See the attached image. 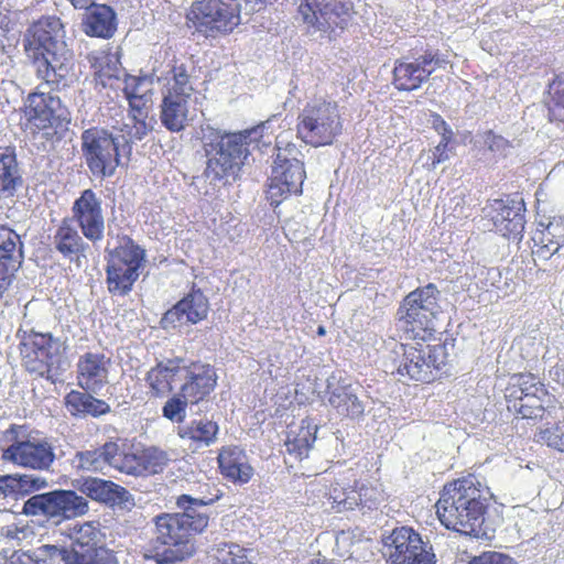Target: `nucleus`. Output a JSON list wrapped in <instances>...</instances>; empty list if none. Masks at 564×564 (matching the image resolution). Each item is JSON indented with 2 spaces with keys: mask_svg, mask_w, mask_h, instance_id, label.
Here are the masks:
<instances>
[{
  "mask_svg": "<svg viewBox=\"0 0 564 564\" xmlns=\"http://www.w3.org/2000/svg\"><path fill=\"white\" fill-rule=\"evenodd\" d=\"M218 494L192 498L183 494L176 498L182 512H162L153 518V536L145 557L156 564H172L191 557L196 552L195 536L203 533L209 523V516L194 507L216 502Z\"/></svg>",
  "mask_w": 564,
  "mask_h": 564,
  "instance_id": "1",
  "label": "nucleus"
},
{
  "mask_svg": "<svg viewBox=\"0 0 564 564\" xmlns=\"http://www.w3.org/2000/svg\"><path fill=\"white\" fill-rule=\"evenodd\" d=\"M489 488L474 474L447 481L435 503L443 527L457 533L478 536L490 507Z\"/></svg>",
  "mask_w": 564,
  "mask_h": 564,
  "instance_id": "2",
  "label": "nucleus"
},
{
  "mask_svg": "<svg viewBox=\"0 0 564 564\" xmlns=\"http://www.w3.org/2000/svg\"><path fill=\"white\" fill-rule=\"evenodd\" d=\"M62 28L59 18L41 17L29 25L22 40L24 54L36 78L52 89L65 87L74 67L70 56L58 48Z\"/></svg>",
  "mask_w": 564,
  "mask_h": 564,
  "instance_id": "3",
  "label": "nucleus"
},
{
  "mask_svg": "<svg viewBox=\"0 0 564 564\" xmlns=\"http://www.w3.org/2000/svg\"><path fill=\"white\" fill-rule=\"evenodd\" d=\"M425 343L421 339L395 343L389 354L391 373L422 384L440 380L448 364L447 346Z\"/></svg>",
  "mask_w": 564,
  "mask_h": 564,
  "instance_id": "4",
  "label": "nucleus"
},
{
  "mask_svg": "<svg viewBox=\"0 0 564 564\" xmlns=\"http://www.w3.org/2000/svg\"><path fill=\"white\" fill-rule=\"evenodd\" d=\"M19 355L26 372L55 382L62 372L64 343L51 332L19 329Z\"/></svg>",
  "mask_w": 564,
  "mask_h": 564,
  "instance_id": "5",
  "label": "nucleus"
},
{
  "mask_svg": "<svg viewBox=\"0 0 564 564\" xmlns=\"http://www.w3.org/2000/svg\"><path fill=\"white\" fill-rule=\"evenodd\" d=\"M295 129L296 137L307 145L334 144L344 130L338 104L324 97L310 99L297 115Z\"/></svg>",
  "mask_w": 564,
  "mask_h": 564,
  "instance_id": "6",
  "label": "nucleus"
},
{
  "mask_svg": "<svg viewBox=\"0 0 564 564\" xmlns=\"http://www.w3.org/2000/svg\"><path fill=\"white\" fill-rule=\"evenodd\" d=\"M503 397L508 410L527 421H542L558 403L557 398L531 372L510 376Z\"/></svg>",
  "mask_w": 564,
  "mask_h": 564,
  "instance_id": "7",
  "label": "nucleus"
},
{
  "mask_svg": "<svg viewBox=\"0 0 564 564\" xmlns=\"http://www.w3.org/2000/svg\"><path fill=\"white\" fill-rule=\"evenodd\" d=\"M163 80L161 123L171 132H181L188 122L189 104L195 93L187 65L174 58Z\"/></svg>",
  "mask_w": 564,
  "mask_h": 564,
  "instance_id": "8",
  "label": "nucleus"
},
{
  "mask_svg": "<svg viewBox=\"0 0 564 564\" xmlns=\"http://www.w3.org/2000/svg\"><path fill=\"white\" fill-rule=\"evenodd\" d=\"M440 291L427 283L411 291L401 302L397 318L404 339L429 341L435 333L433 319L438 307Z\"/></svg>",
  "mask_w": 564,
  "mask_h": 564,
  "instance_id": "9",
  "label": "nucleus"
},
{
  "mask_svg": "<svg viewBox=\"0 0 564 564\" xmlns=\"http://www.w3.org/2000/svg\"><path fill=\"white\" fill-rule=\"evenodd\" d=\"M145 267V250L131 237H119L118 245L108 251L106 285L111 295H128Z\"/></svg>",
  "mask_w": 564,
  "mask_h": 564,
  "instance_id": "10",
  "label": "nucleus"
},
{
  "mask_svg": "<svg viewBox=\"0 0 564 564\" xmlns=\"http://www.w3.org/2000/svg\"><path fill=\"white\" fill-rule=\"evenodd\" d=\"M20 113L21 129L32 135L56 131L70 121V112L62 98L53 91H45L42 85L25 96Z\"/></svg>",
  "mask_w": 564,
  "mask_h": 564,
  "instance_id": "11",
  "label": "nucleus"
},
{
  "mask_svg": "<svg viewBox=\"0 0 564 564\" xmlns=\"http://www.w3.org/2000/svg\"><path fill=\"white\" fill-rule=\"evenodd\" d=\"M3 436L11 442L1 453V460L32 470H47L55 460L52 443L34 437L26 425L11 424Z\"/></svg>",
  "mask_w": 564,
  "mask_h": 564,
  "instance_id": "12",
  "label": "nucleus"
},
{
  "mask_svg": "<svg viewBox=\"0 0 564 564\" xmlns=\"http://www.w3.org/2000/svg\"><path fill=\"white\" fill-rule=\"evenodd\" d=\"M275 149L274 166L267 188V199L273 207L279 206L291 194H301L306 176L304 163L297 159L299 149L295 144L289 142L282 149L278 142Z\"/></svg>",
  "mask_w": 564,
  "mask_h": 564,
  "instance_id": "13",
  "label": "nucleus"
},
{
  "mask_svg": "<svg viewBox=\"0 0 564 564\" xmlns=\"http://www.w3.org/2000/svg\"><path fill=\"white\" fill-rule=\"evenodd\" d=\"M82 152L89 172L110 177L120 165L119 141L108 130L91 127L82 132Z\"/></svg>",
  "mask_w": 564,
  "mask_h": 564,
  "instance_id": "14",
  "label": "nucleus"
},
{
  "mask_svg": "<svg viewBox=\"0 0 564 564\" xmlns=\"http://www.w3.org/2000/svg\"><path fill=\"white\" fill-rule=\"evenodd\" d=\"M88 501L74 490L57 489L30 497L23 505V513L44 516L48 519H73L88 512Z\"/></svg>",
  "mask_w": 564,
  "mask_h": 564,
  "instance_id": "15",
  "label": "nucleus"
},
{
  "mask_svg": "<svg viewBox=\"0 0 564 564\" xmlns=\"http://www.w3.org/2000/svg\"><path fill=\"white\" fill-rule=\"evenodd\" d=\"M354 13L351 0H299L297 6L303 23L323 32L344 30Z\"/></svg>",
  "mask_w": 564,
  "mask_h": 564,
  "instance_id": "16",
  "label": "nucleus"
},
{
  "mask_svg": "<svg viewBox=\"0 0 564 564\" xmlns=\"http://www.w3.org/2000/svg\"><path fill=\"white\" fill-rule=\"evenodd\" d=\"M446 61L437 52L426 50L423 54L403 56L394 61L392 85L398 91H413L429 82L431 75Z\"/></svg>",
  "mask_w": 564,
  "mask_h": 564,
  "instance_id": "17",
  "label": "nucleus"
},
{
  "mask_svg": "<svg viewBox=\"0 0 564 564\" xmlns=\"http://www.w3.org/2000/svg\"><path fill=\"white\" fill-rule=\"evenodd\" d=\"M122 93L129 104V117L133 121L129 135L132 140H142L151 130L147 121L152 99L151 82L145 76L127 75Z\"/></svg>",
  "mask_w": 564,
  "mask_h": 564,
  "instance_id": "18",
  "label": "nucleus"
},
{
  "mask_svg": "<svg viewBox=\"0 0 564 564\" xmlns=\"http://www.w3.org/2000/svg\"><path fill=\"white\" fill-rule=\"evenodd\" d=\"M205 151L209 156L206 175L219 181L239 171L245 148L239 135L226 133L220 135L216 143H207Z\"/></svg>",
  "mask_w": 564,
  "mask_h": 564,
  "instance_id": "19",
  "label": "nucleus"
},
{
  "mask_svg": "<svg viewBox=\"0 0 564 564\" xmlns=\"http://www.w3.org/2000/svg\"><path fill=\"white\" fill-rule=\"evenodd\" d=\"M166 453L156 447L121 448L116 442L111 468L129 476H148L163 471L167 465Z\"/></svg>",
  "mask_w": 564,
  "mask_h": 564,
  "instance_id": "20",
  "label": "nucleus"
},
{
  "mask_svg": "<svg viewBox=\"0 0 564 564\" xmlns=\"http://www.w3.org/2000/svg\"><path fill=\"white\" fill-rule=\"evenodd\" d=\"M72 220L88 241L97 243L104 239L106 221L102 202L91 188L84 189L74 200Z\"/></svg>",
  "mask_w": 564,
  "mask_h": 564,
  "instance_id": "21",
  "label": "nucleus"
},
{
  "mask_svg": "<svg viewBox=\"0 0 564 564\" xmlns=\"http://www.w3.org/2000/svg\"><path fill=\"white\" fill-rule=\"evenodd\" d=\"M390 540L388 558L390 564H435L432 547H429L412 528H395Z\"/></svg>",
  "mask_w": 564,
  "mask_h": 564,
  "instance_id": "22",
  "label": "nucleus"
},
{
  "mask_svg": "<svg viewBox=\"0 0 564 564\" xmlns=\"http://www.w3.org/2000/svg\"><path fill=\"white\" fill-rule=\"evenodd\" d=\"M210 310L208 297L200 289H192L161 318L164 329L183 325H196L205 321Z\"/></svg>",
  "mask_w": 564,
  "mask_h": 564,
  "instance_id": "23",
  "label": "nucleus"
},
{
  "mask_svg": "<svg viewBox=\"0 0 564 564\" xmlns=\"http://www.w3.org/2000/svg\"><path fill=\"white\" fill-rule=\"evenodd\" d=\"M183 371L178 392L191 402V405L203 402L215 390L218 376L212 365L192 361L183 365Z\"/></svg>",
  "mask_w": 564,
  "mask_h": 564,
  "instance_id": "24",
  "label": "nucleus"
},
{
  "mask_svg": "<svg viewBox=\"0 0 564 564\" xmlns=\"http://www.w3.org/2000/svg\"><path fill=\"white\" fill-rule=\"evenodd\" d=\"M39 552L42 560L48 561V564H119L116 552L104 545L78 551L46 544L39 547Z\"/></svg>",
  "mask_w": 564,
  "mask_h": 564,
  "instance_id": "25",
  "label": "nucleus"
},
{
  "mask_svg": "<svg viewBox=\"0 0 564 564\" xmlns=\"http://www.w3.org/2000/svg\"><path fill=\"white\" fill-rule=\"evenodd\" d=\"M111 359L104 352L86 351L76 364L77 386L84 391L99 392L109 383Z\"/></svg>",
  "mask_w": 564,
  "mask_h": 564,
  "instance_id": "26",
  "label": "nucleus"
},
{
  "mask_svg": "<svg viewBox=\"0 0 564 564\" xmlns=\"http://www.w3.org/2000/svg\"><path fill=\"white\" fill-rule=\"evenodd\" d=\"M184 360L172 358L159 361L145 375L148 393L152 398L164 399L170 397L177 382L182 380Z\"/></svg>",
  "mask_w": 564,
  "mask_h": 564,
  "instance_id": "27",
  "label": "nucleus"
},
{
  "mask_svg": "<svg viewBox=\"0 0 564 564\" xmlns=\"http://www.w3.org/2000/svg\"><path fill=\"white\" fill-rule=\"evenodd\" d=\"M74 486L87 498L110 507L123 505L130 498L123 486L98 477H82L75 480Z\"/></svg>",
  "mask_w": 564,
  "mask_h": 564,
  "instance_id": "28",
  "label": "nucleus"
},
{
  "mask_svg": "<svg viewBox=\"0 0 564 564\" xmlns=\"http://www.w3.org/2000/svg\"><path fill=\"white\" fill-rule=\"evenodd\" d=\"M217 464L220 475L235 485L248 484L254 469L246 452L238 445H226L218 451Z\"/></svg>",
  "mask_w": 564,
  "mask_h": 564,
  "instance_id": "29",
  "label": "nucleus"
},
{
  "mask_svg": "<svg viewBox=\"0 0 564 564\" xmlns=\"http://www.w3.org/2000/svg\"><path fill=\"white\" fill-rule=\"evenodd\" d=\"M532 256L549 260L564 247V216L552 217L546 225L540 223L532 236Z\"/></svg>",
  "mask_w": 564,
  "mask_h": 564,
  "instance_id": "30",
  "label": "nucleus"
},
{
  "mask_svg": "<svg viewBox=\"0 0 564 564\" xmlns=\"http://www.w3.org/2000/svg\"><path fill=\"white\" fill-rule=\"evenodd\" d=\"M84 236L78 232L70 220L62 219L53 236V246L55 250L69 261H77L86 257L89 245L84 240Z\"/></svg>",
  "mask_w": 564,
  "mask_h": 564,
  "instance_id": "31",
  "label": "nucleus"
},
{
  "mask_svg": "<svg viewBox=\"0 0 564 564\" xmlns=\"http://www.w3.org/2000/svg\"><path fill=\"white\" fill-rule=\"evenodd\" d=\"M86 9L83 31L88 36L111 37L117 30L116 13L112 8L107 4H95L93 2Z\"/></svg>",
  "mask_w": 564,
  "mask_h": 564,
  "instance_id": "32",
  "label": "nucleus"
},
{
  "mask_svg": "<svg viewBox=\"0 0 564 564\" xmlns=\"http://www.w3.org/2000/svg\"><path fill=\"white\" fill-rule=\"evenodd\" d=\"M91 391L70 390L64 397V405L74 417H99L111 411L110 405L102 399L91 394Z\"/></svg>",
  "mask_w": 564,
  "mask_h": 564,
  "instance_id": "33",
  "label": "nucleus"
},
{
  "mask_svg": "<svg viewBox=\"0 0 564 564\" xmlns=\"http://www.w3.org/2000/svg\"><path fill=\"white\" fill-rule=\"evenodd\" d=\"M317 425L304 419L299 425H289L284 442L286 452L295 458L303 459L308 456L316 441Z\"/></svg>",
  "mask_w": 564,
  "mask_h": 564,
  "instance_id": "34",
  "label": "nucleus"
},
{
  "mask_svg": "<svg viewBox=\"0 0 564 564\" xmlns=\"http://www.w3.org/2000/svg\"><path fill=\"white\" fill-rule=\"evenodd\" d=\"M95 80L102 87L110 85L112 79H118L120 74V57L112 47L97 50L87 55Z\"/></svg>",
  "mask_w": 564,
  "mask_h": 564,
  "instance_id": "35",
  "label": "nucleus"
},
{
  "mask_svg": "<svg viewBox=\"0 0 564 564\" xmlns=\"http://www.w3.org/2000/svg\"><path fill=\"white\" fill-rule=\"evenodd\" d=\"M44 478L28 474H8L0 476V498L19 499L33 491L45 488Z\"/></svg>",
  "mask_w": 564,
  "mask_h": 564,
  "instance_id": "36",
  "label": "nucleus"
},
{
  "mask_svg": "<svg viewBox=\"0 0 564 564\" xmlns=\"http://www.w3.org/2000/svg\"><path fill=\"white\" fill-rule=\"evenodd\" d=\"M177 436L196 447L210 446L217 441L218 423L209 419H194L177 426Z\"/></svg>",
  "mask_w": 564,
  "mask_h": 564,
  "instance_id": "37",
  "label": "nucleus"
},
{
  "mask_svg": "<svg viewBox=\"0 0 564 564\" xmlns=\"http://www.w3.org/2000/svg\"><path fill=\"white\" fill-rule=\"evenodd\" d=\"M113 454L116 442L108 441L98 448L77 452L73 464L78 471L100 473L106 466L111 467Z\"/></svg>",
  "mask_w": 564,
  "mask_h": 564,
  "instance_id": "38",
  "label": "nucleus"
},
{
  "mask_svg": "<svg viewBox=\"0 0 564 564\" xmlns=\"http://www.w3.org/2000/svg\"><path fill=\"white\" fill-rule=\"evenodd\" d=\"M496 232L509 240H521L524 230V214L520 208L500 204L492 217Z\"/></svg>",
  "mask_w": 564,
  "mask_h": 564,
  "instance_id": "39",
  "label": "nucleus"
},
{
  "mask_svg": "<svg viewBox=\"0 0 564 564\" xmlns=\"http://www.w3.org/2000/svg\"><path fill=\"white\" fill-rule=\"evenodd\" d=\"M0 262L23 265L24 242L8 224H0Z\"/></svg>",
  "mask_w": 564,
  "mask_h": 564,
  "instance_id": "40",
  "label": "nucleus"
},
{
  "mask_svg": "<svg viewBox=\"0 0 564 564\" xmlns=\"http://www.w3.org/2000/svg\"><path fill=\"white\" fill-rule=\"evenodd\" d=\"M329 405L338 415L349 419H358L364 414V404L349 387H337L328 397Z\"/></svg>",
  "mask_w": 564,
  "mask_h": 564,
  "instance_id": "41",
  "label": "nucleus"
},
{
  "mask_svg": "<svg viewBox=\"0 0 564 564\" xmlns=\"http://www.w3.org/2000/svg\"><path fill=\"white\" fill-rule=\"evenodd\" d=\"M549 95L547 119L551 123L564 129V73L555 75L549 84Z\"/></svg>",
  "mask_w": 564,
  "mask_h": 564,
  "instance_id": "42",
  "label": "nucleus"
},
{
  "mask_svg": "<svg viewBox=\"0 0 564 564\" xmlns=\"http://www.w3.org/2000/svg\"><path fill=\"white\" fill-rule=\"evenodd\" d=\"M248 552L237 543L220 542L213 547V564H254Z\"/></svg>",
  "mask_w": 564,
  "mask_h": 564,
  "instance_id": "43",
  "label": "nucleus"
},
{
  "mask_svg": "<svg viewBox=\"0 0 564 564\" xmlns=\"http://www.w3.org/2000/svg\"><path fill=\"white\" fill-rule=\"evenodd\" d=\"M534 442L564 455V417L538 427Z\"/></svg>",
  "mask_w": 564,
  "mask_h": 564,
  "instance_id": "44",
  "label": "nucleus"
},
{
  "mask_svg": "<svg viewBox=\"0 0 564 564\" xmlns=\"http://www.w3.org/2000/svg\"><path fill=\"white\" fill-rule=\"evenodd\" d=\"M19 180L15 154L7 149L0 154V195H11L15 191Z\"/></svg>",
  "mask_w": 564,
  "mask_h": 564,
  "instance_id": "45",
  "label": "nucleus"
},
{
  "mask_svg": "<svg viewBox=\"0 0 564 564\" xmlns=\"http://www.w3.org/2000/svg\"><path fill=\"white\" fill-rule=\"evenodd\" d=\"M326 498L330 503V508L335 512H344L357 509V500L355 499V491L351 487L346 488L339 482L330 484Z\"/></svg>",
  "mask_w": 564,
  "mask_h": 564,
  "instance_id": "46",
  "label": "nucleus"
},
{
  "mask_svg": "<svg viewBox=\"0 0 564 564\" xmlns=\"http://www.w3.org/2000/svg\"><path fill=\"white\" fill-rule=\"evenodd\" d=\"M351 489L355 491L358 509H377L383 500L382 491L372 484H359L356 481Z\"/></svg>",
  "mask_w": 564,
  "mask_h": 564,
  "instance_id": "47",
  "label": "nucleus"
},
{
  "mask_svg": "<svg viewBox=\"0 0 564 564\" xmlns=\"http://www.w3.org/2000/svg\"><path fill=\"white\" fill-rule=\"evenodd\" d=\"M100 531L94 522H85L74 528V541L70 549L83 551L88 547H97Z\"/></svg>",
  "mask_w": 564,
  "mask_h": 564,
  "instance_id": "48",
  "label": "nucleus"
},
{
  "mask_svg": "<svg viewBox=\"0 0 564 564\" xmlns=\"http://www.w3.org/2000/svg\"><path fill=\"white\" fill-rule=\"evenodd\" d=\"M191 402L186 400L180 392L167 397L162 408V415L173 423H183L186 417V410Z\"/></svg>",
  "mask_w": 564,
  "mask_h": 564,
  "instance_id": "49",
  "label": "nucleus"
},
{
  "mask_svg": "<svg viewBox=\"0 0 564 564\" xmlns=\"http://www.w3.org/2000/svg\"><path fill=\"white\" fill-rule=\"evenodd\" d=\"M454 138H441L438 144L429 155L424 167L429 171L434 170L440 163L449 159V152L454 149Z\"/></svg>",
  "mask_w": 564,
  "mask_h": 564,
  "instance_id": "50",
  "label": "nucleus"
},
{
  "mask_svg": "<svg viewBox=\"0 0 564 564\" xmlns=\"http://www.w3.org/2000/svg\"><path fill=\"white\" fill-rule=\"evenodd\" d=\"M21 268L18 264L0 262V302L12 290Z\"/></svg>",
  "mask_w": 564,
  "mask_h": 564,
  "instance_id": "51",
  "label": "nucleus"
},
{
  "mask_svg": "<svg viewBox=\"0 0 564 564\" xmlns=\"http://www.w3.org/2000/svg\"><path fill=\"white\" fill-rule=\"evenodd\" d=\"M469 564H517L516 561L508 554L497 551H485L477 556H474Z\"/></svg>",
  "mask_w": 564,
  "mask_h": 564,
  "instance_id": "52",
  "label": "nucleus"
},
{
  "mask_svg": "<svg viewBox=\"0 0 564 564\" xmlns=\"http://www.w3.org/2000/svg\"><path fill=\"white\" fill-rule=\"evenodd\" d=\"M431 118L432 128L441 135V138H455L451 126L443 119L440 113L433 112Z\"/></svg>",
  "mask_w": 564,
  "mask_h": 564,
  "instance_id": "53",
  "label": "nucleus"
},
{
  "mask_svg": "<svg viewBox=\"0 0 564 564\" xmlns=\"http://www.w3.org/2000/svg\"><path fill=\"white\" fill-rule=\"evenodd\" d=\"M214 492L218 494V498L216 499V501H218L221 497H223V492L221 490L217 487V485L213 484V482H203V484H199L198 488L195 490V496H191L192 498H199L202 496H209V495H213Z\"/></svg>",
  "mask_w": 564,
  "mask_h": 564,
  "instance_id": "54",
  "label": "nucleus"
},
{
  "mask_svg": "<svg viewBox=\"0 0 564 564\" xmlns=\"http://www.w3.org/2000/svg\"><path fill=\"white\" fill-rule=\"evenodd\" d=\"M488 140L490 141L489 143V148L491 150L495 149V147L499 148L501 145H505L507 144V141L502 138V137H499V135H496L495 133H492L491 131L488 132V135H487Z\"/></svg>",
  "mask_w": 564,
  "mask_h": 564,
  "instance_id": "55",
  "label": "nucleus"
},
{
  "mask_svg": "<svg viewBox=\"0 0 564 564\" xmlns=\"http://www.w3.org/2000/svg\"><path fill=\"white\" fill-rule=\"evenodd\" d=\"M75 9H86L94 0H67Z\"/></svg>",
  "mask_w": 564,
  "mask_h": 564,
  "instance_id": "56",
  "label": "nucleus"
},
{
  "mask_svg": "<svg viewBox=\"0 0 564 564\" xmlns=\"http://www.w3.org/2000/svg\"><path fill=\"white\" fill-rule=\"evenodd\" d=\"M487 280L495 281L500 278V271L498 269L491 268L486 271Z\"/></svg>",
  "mask_w": 564,
  "mask_h": 564,
  "instance_id": "57",
  "label": "nucleus"
},
{
  "mask_svg": "<svg viewBox=\"0 0 564 564\" xmlns=\"http://www.w3.org/2000/svg\"><path fill=\"white\" fill-rule=\"evenodd\" d=\"M316 333H317L318 336H325L326 329H325L324 326L321 325V326L317 327Z\"/></svg>",
  "mask_w": 564,
  "mask_h": 564,
  "instance_id": "58",
  "label": "nucleus"
},
{
  "mask_svg": "<svg viewBox=\"0 0 564 564\" xmlns=\"http://www.w3.org/2000/svg\"><path fill=\"white\" fill-rule=\"evenodd\" d=\"M13 558H14V555H13V556H11L10 564H14V563H13Z\"/></svg>",
  "mask_w": 564,
  "mask_h": 564,
  "instance_id": "59",
  "label": "nucleus"
}]
</instances>
